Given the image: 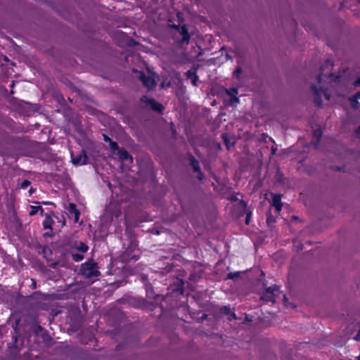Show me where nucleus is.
<instances>
[{
	"label": "nucleus",
	"mask_w": 360,
	"mask_h": 360,
	"mask_svg": "<svg viewBox=\"0 0 360 360\" xmlns=\"http://www.w3.org/2000/svg\"><path fill=\"white\" fill-rule=\"evenodd\" d=\"M354 85L356 87L360 86V78H358L356 80L354 81Z\"/></svg>",
	"instance_id": "nucleus-37"
},
{
	"label": "nucleus",
	"mask_w": 360,
	"mask_h": 360,
	"mask_svg": "<svg viewBox=\"0 0 360 360\" xmlns=\"http://www.w3.org/2000/svg\"><path fill=\"white\" fill-rule=\"evenodd\" d=\"M352 96L354 97V101H356V100H359L360 99V91L356 92Z\"/></svg>",
	"instance_id": "nucleus-33"
},
{
	"label": "nucleus",
	"mask_w": 360,
	"mask_h": 360,
	"mask_svg": "<svg viewBox=\"0 0 360 360\" xmlns=\"http://www.w3.org/2000/svg\"><path fill=\"white\" fill-rule=\"evenodd\" d=\"M354 340L356 341H360V328L359 329L357 334L354 338Z\"/></svg>",
	"instance_id": "nucleus-35"
},
{
	"label": "nucleus",
	"mask_w": 360,
	"mask_h": 360,
	"mask_svg": "<svg viewBox=\"0 0 360 360\" xmlns=\"http://www.w3.org/2000/svg\"><path fill=\"white\" fill-rule=\"evenodd\" d=\"M313 136L314 138H315L316 140L314 143V146L315 148H317L318 147V145L319 143V141H320V139L322 136V131H321V129L320 127L316 129L315 130H314L313 131Z\"/></svg>",
	"instance_id": "nucleus-13"
},
{
	"label": "nucleus",
	"mask_w": 360,
	"mask_h": 360,
	"mask_svg": "<svg viewBox=\"0 0 360 360\" xmlns=\"http://www.w3.org/2000/svg\"><path fill=\"white\" fill-rule=\"evenodd\" d=\"M240 207H241L244 212L246 211L247 204L244 200H240L238 203Z\"/></svg>",
	"instance_id": "nucleus-29"
},
{
	"label": "nucleus",
	"mask_w": 360,
	"mask_h": 360,
	"mask_svg": "<svg viewBox=\"0 0 360 360\" xmlns=\"http://www.w3.org/2000/svg\"><path fill=\"white\" fill-rule=\"evenodd\" d=\"M282 297H283V302H284V304L287 306L288 305V298H287V296L285 294H283L282 295Z\"/></svg>",
	"instance_id": "nucleus-38"
},
{
	"label": "nucleus",
	"mask_w": 360,
	"mask_h": 360,
	"mask_svg": "<svg viewBox=\"0 0 360 360\" xmlns=\"http://www.w3.org/2000/svg\"><path fill=\"white\" fill-rule=\"evenodd\" d=\"M278 286L276 285L271 286V303L276 302V300L274 299V295H275V292L278 290Z\"/></svg>",
	"instance_id": "nucleus-22"
},
{
	"label": "nucleus",
	"mask_w": 360,
	"mask_h": 360,
	"mask_svg": "<svg viewBox=\"0 0 360 360\" xmlns=\"http://www.w3.org/2000/svg\"><path fill=\"white\" fill-rule=\"evenodd\" d=\"M226 93L231 98L234 96H237L238 91L236 88H230V89H226Z\"/></svg>",
	"instance_id": "nucleus-17"
},
{
	"label": "nucleus",
	"mask_w": 360,
	"mask_h": 360,
	"mask_svg": "<svg viewBox=\"0 0 360 360\" xmlns=\"http://www.w3.org/2000/svg\"><path fill=\"white\" fill-rule=\"evenodd\" d=\"M271 143H274V139H273L272 138H271Z\"/></svg>",
	"instance_id": "nucleus-52"
},
{
	"label": "nucleus",
	"mask_w": 360,
	"mask_h": 360,
	"mask_svg": "<svg viewBox=\"0 0 360 360\" xmlns=\"http://www.w3.org/2000/svg\"><path fill=\"white\" fill-rule=\"evenodd\" d=\"M41 204H43V205H53V203L51 202L43 201V202H41Z\"/></svg>",
	"instance_id": "nucleus-43"
},
{
	"label": "nucleus",
	"mask_w": 360,
	"mask_h": 360,
	"mask_svg": "<svg viewBox=\"0 0 360 360\" xmlns=\"http://www.w3.org/2000/svg\"><path fill=\"white\" fill-rule=\"evenodd\" d=\"M349 100L351 103V106L352 108L357 109L359 107V103L358 102L359 100H356V101H354L353 96L349 97Z\"/></svg>",
	"instance_id": "nucleus-20"
},
{
	"label": "nucleus",
	"mask_w": 360,
	"mask_h": 360,
	"mask_svg": "<svg viewBox=\"0 0 360 360\" xmlns=\"http://www.w3.org/2000/svg\"><path fill=\"white\" fill-rule=\"evenodd\" d=\"M269 293H270V288H267L266 289V293L261 297V299L266 302H269L270 300Z\"/></svg>",
	"instance_id": "nucleus-23"
},
{
	"label": "nucleus",
	"mask_w": 360,
	"mask_h": 360,
	"mask_svg": "<svg viewBox=\"0 0 360 360\" xmlns=\"http://www.w3.org/2000/svg\"><path fill=\"white\" fill-rule=\"evenodd\" d=\"M333 65V60L330 59L325 61L321 67V72L317 75L316 81L318 84L322 82L323 77L330 79V82H338L340 81V75H335L331 72Z\"/></svg>",
	"instance_id": "nucleus-1"
},
{
	"label": "nucleus",
	"mask_w": 360,
	"mask_h": 360,
	"mask_svg": "<svg viewBox=\"0 0 360 360\" xmlns=\"http://www.w3.org/2000/svg\"><path fill=\"white\" fill-rule=\"evenodd\" d=\"M68 211L70 214H73L75 221L79 220L80 212L77 209L75 204L70 203L68 207Z\"/></svg>",
	"instance_id": "nucleus-11"
},
{
	"label": "nucleus",
	"mask_w": 360,
	"mask_h": 360,
	"mask_svg": "<svg viewBox=\"0 0 360 360\" xmlns=\"http://www.w3.org/2000/svg\"><path fill=\"white\" fill-rule=\"evenodd\" d=\"M141 101H144L155 112L162 113L164 110V106L153 98H148L146 96H143Z\"/></svg>",
	"instance_id": "nucleus-4"
},
{
	"label": "nucleus",
	"mask_w": 360,
	"mask_h": 360,
	"mask_svg": "<svg viewBox=\"0 0 360 360\" xmlns=\"http://www.w3.org/2000/svg\"><path fill=\"white\" fill-rule=\"evenodd\" d=\"M71 162L74 165H85L87 164L88 157L84 150H81L77 155H75L74 152H71Z\"/></svg>",
	"instance_id": "nucleus-3"
},
{
	"label": "nucleus",
	"mask_w": 360,
	"mask_h": 360,
	"mask_svg": "<svg viewBox=\"0 0 360 360\" xmlns=\"http://www.w3.org/2000/svg\"><path fill=\"white\" fill-rule=\"evenodd\" d=\"M103 140L105 141V142H110L112 139L108 136L107 135L105 134H103Z\"/></svg>",
	"instance_id": "nucleus-36"
},
{
	"label": "nucleus",
	"mask_w": 360,
	"mask_h": 360,
	"mask_svg": "<svg viewBox=\"0 0 360 360\" xmlns=\"http://www.w3.org/2000/svg\"><path fill=\"white\" fill-rule=\"evenodd\" d=\"M140 79L141 80L143 84L148 88V89H153L156 86L155 80L150 77L146 75V74L143 72H140Z\"/></svg>",
	"instance_id": "nucleus-6"
},
{
	"label": "nucleus",
	"mask_w": 360,
	"mask_h": 360,
	"mask_svg": "<svg viewBox=\"0 0 360 360\" xmlns=\"http://www.w3.org/2000/svg\"><path fill=\"white\" fill-rule=\"evenodd\" d=\"M251 217V212H248L246 213V217H245V224H249Z\"/></svg>",
	"instance_id": "nucleus-31"
},
{
	"label": "nucleus",
	"mask_w": 360,
	"mask_h": 360,
	"mask_svg": "<svg viewBox=\"0 0 360 360\" xmlns=\"http://www.w3.org/2000/svg\"><path fill=\"white\" fill-rule=\"evenodd\" d=\"M358 1H359V2H360V0H358Z\"/></svg>",
	"instance_id": "nucleus-54"
},
{
	"label": "nucleus",
	"mask_w": 360,
	"mask_h": 360,
	"mask_svg": "<svg viewBox=\"0 0 360 360\" xmlns=\"http://www.w3.org/2000/svg\"><path fill=\"white\" fill-rule=\"evenodd\" d=\"M311 89L314 94V104L318 107H321L322 105V87L318 89L315 84H311Z\"/></svg>",
	"instance_id": "nucleus-7"
},
{
	"label": "nucleus",
	"mask_w": 360,
	"mask_h": 360,
	"mask_svg": "<svg viewBox=\"0 0 360 360\" xmlns=\"http://www.w3.org/2000/svg\"><path fill=\"white\" fill-rule=\"evenodd\" d=\"M186 76L191 80V83L194 86H197L198 76L196 73V69H190L186 72Z\"/></svg>",
	"instance_id": "nucleus-9"
},
{
	"label": "nucleus",
	"mask_w": 360,
	"mask_h": 360,
	"mask_svg": "<svg viewBox=\"0 0 360 360\" xmlns=\"http://www.w3.org/2000/svg\"><path fill=\"white\" fill-rule=\"evenodd\" d=\"M71 257L72 259L76 262H79L84 259V255L79 253H72Z\"/></svg>",
	"instance_id": "nucleus-18"
},
{
	"label": "nucleus",
	"mask_w": 360,
	"mask_h": 360,
	"mask_svg": "<svg viewBox=\"0 0 360 360\" xmlns=\"http://www.w3.org/2000/svg\"><path fill=\"white\" fill-rule=\"evenodd\" d=\"M242 68L241 67H237L236 68V70L233 71V77H235L236 78H237L238 79H240V76L242 73Z\"/></svg>",
	"instance_id": "nucleus-21"
},
{
	"label": "nucleus",
	"mask_w": 360,
	"mask_h": 360,
	"mask_svg": "<svg viewBox=\"0 0 360 360\" xmlns=\"http://www.w3.org/2000/svg\"><path fill=\"white\" fill-rule=\"evenodd\" d=\"M39 212H40V214L42 216L43 213H44V210L41 206L32 205L30 207V211L29 212V214L30 216H33V215H35Z\"/></svg>",
	"instance_id": "nucleus-15"
},
{
	"label": "nucleus",
	"mask_w": 360,
	"mask_h": 360,
	"mask_svg": "<svg viewBox=\"0 0 360 360\" xmlns=\"http://www.w3.org/2000/svg\"><path fill=\"white\" fill-rule=\"evenodd\" d=\"M14 84H14V82H12V84H11V87H13Z\"/></svg>",
	"instance_id": "nucleus-50"
},
{
	"label": "nucleus",
	"mask_w": 360,
	"mask_h": 360,
	"mask_svg": "<svg viewBox=\"0 0 360 360\" xmlns=\"http://www.w3.org/2000/svg\"><path fill=\"white\" fill-rule=\"evenodd\" d=\"M239 98L237 97V96H234L233 97L230 98V102L232 104H236L239 103Z\"/></svg>",
	"instance_id": "nucleus-28"
},
{
	"label": "nucleus",
	"mask_w": 360,
	"mask_h": 360,
	"mask_svg": "<svg viewBox=\"0 0 360 360\" xmlns=\"http://www.w3.org/2000/svg\"><path fill=\"white\" fill-rule=\"evenodd\" d=\"M281 198L282 195L281 194H274L271 193V207H275L277 212H279L283 207Z\"/></svg>",
	"instance_id": "nucleus-8"
},
{
	"label": "nucleus",
	"mask_w": 360,
	"mask_h": 360,
	"mask_svg": "<svg viewBox=\"0 0 360 360\" xmlns=\"http://www.w3.org/2000/svg\"><path fill=\"white\" fill-rule=\"evenodd\" d=\"M266 221L267 225L270 224V210L266 211Z\"/></svg>",
	"instance_id": "nucleus-30"
},
{
	"label": "nucleus",
	"mask_w": 360,
	"mask_h": 360,
	"mask_svg": "<svg viewBox=\"0 0 360 360\" xmlns=\"http://www.w3.org/2000/svg\"><path fill=\"white\" fill-rule=\"evenodd\" d=\"M75 248L82 253L86 252L89 250V246L84 242H79L78 244H75Z\"/></svg>",
	"instance_id": "nucleus-14"
},
{
	"label": "nucleus",
	"mask_w": 360,
	"mask_h": 360,
	"mask_svg": "<svg viewBox=\"0 0 360 360\" xmlns=\"http://www.w3.org/2000/svg\"><path fill=\"white\" fill-rule=\"evenodd\" d=\"M109 144H110V149L112 150H118L120 149L117 143L115 141H113L112 140H111L109 142Z\"/></svg>",
	"instance_id": "nucleus-26"
},
{
	"label": "nucleus",
	"mask_w": 360,
	"mask_h": 360,
	"mask_svg": "<svg viewBox=\"0 0 360 360\" xmlns=\"http://www.w3.org/2000/svg\"><path fill=\"white\" fill-rule=\"evenodd\" d=\"M173 27L176 29L183 37L182 39L179 41V43L181 44H188L191 37L186 25L181 26L174 25Z\"/></svg>",
	"instance_id": "nucleus-5"
},
{
	"label": "nucleus",
	"mask_w": 360,
	"mask_h": 360,
	"mask_svg": "<svg viewBox=\"0 0 360 360\" xmlns=\"http://www.w3.org/2000/svg\"><path fill=\"white\" fill-rule=\"evenodd\" d=\"M220 311L221 313L226 315L231 314V308L229 306H224L223 307L221 308Z\"/></svg>",
	"instance_id": "nucleus-25"
},
{
	"label": "nucleus",
	"mask_w": 360,
	"mask_h": 360,
	"mask_svg": "<svg viewBox=\"0 0 360 360\" xmlns=\"http://www.w3.org/2000/svg\"><path fill=\"white\" fill-rule=\"evenodd\" d=\"M239 276H240L239 271L229 273V274H228L226 279L235 280V279L238 278L239 277Z\"/></svg>",
	"instance_id": "nucleus-19"
},
{
	"label": "nucleus",
	"mask_w": 360,
	"mask_h": 360,
	"mask_svg": "<svg viewBox=\"0 0 360 360\" xmlns=\"http://www.w3.org/2000/svg\"><path fill=\"white\" fill-rule=\"evenodd\" d=\"M51 236V234H50V233H44V236H45V237H46V236Z\"/></svg>",
	"instance_id": "nucleus-47"
},
{
	"label": "nucleus",
	"mask_w": 360,
	"mask_h": 360,
	"mask_svg": "<svg viewBox=\"0 0 360 360\" xmlns=\"http://www.w3.org/2000/svg\"><path fill=\"white\" fill-rule=\"evenodd\" d=\"M355 133L356 136L360 139V126L356 128Z\"/></svg>",
	"instance_id": "nucleus-39"
},
{
	"label": "nucleus",
	"mask_w": 360,
	"mask_h": 360,
	"mask_svg": "<svg viewBox=\"0 0 360 360\" xmlns=\"http://www.w3.org/2000/svg\"><path fill=\"white\" fill-rule=\"evenodd\" d=\"M230 315H231V317L229 318V320L237 319L236 315L234 312H231Z\"/></svg>",
	"instance_id": "nucleus-41"
},
{
	"label": "nucleus",
	"mask_w": 360,
	"mask_h": 360,
	"mask_svg": "<svg viewBox=\"0 0 360 360\" xmlns=\"http://www.w3.org/2000/svg\"><path fill=\"white\" fill-rule=\"evenodd\" d=\"M117 155L119 156V160L122 162L129 160L131 162L133 160L131 155L123 148H121L117 150Z\"/></svg>",
	"instance_id": "nucleus-10"
},
{
	"label": "nucleus",
	"mask_w": 360,
	"mask_h": 360,
	"mask_svg": "<svg viewBox=\"0 0 360 360\" xmlns=\"http://www.w3.org/2000/svg\"><path fill=\"white\" fill-rule=\"evenodd\" d=\"M34 192V189H33L32 188H30L29 190L30 195H32Z\"/></svg>",
	"instance_id": "nucleus-45"
},
{
	"label": "nucleus",
	"mask_w": 360,
	"mask_h": 360,
	"mask_svg": "<svg viewBox=\"0 0 360 360\" xmlns=\"http://www.w3.org/2000/svg\"><path fill=\"white\" fill-rule=\"evenodd\" d=\"M267 195H268V194H267V193H266V194H265V199L269 200Z\"/></svg>",
	"instance_id": "nucleus-49"
},
{
	"label": "nucleus",
	"mask_w": 360,
	"mask_h": 360,
	"mask_svg": "<svg viewBox=\"0 0 360 360\" xmlns=\"http://www.w3.org/2000/svg\"><path fill=\"white\" fill-rule=\"evenodd\" d=\"M32 288L35 289L37 288V282L34 279H32Z\"/></svg>",
	"instance_id": "nucleus-40"
},
{
	"label": "nucleus",
	"mask_w": 360,
	"mask_h": 360,
	"mask_svg": "<svg viewBox=\"0 0 360 360\" xmlns=\"http://www.w3.org/2000/svg\"><path fill=\"white\" fill-rule=\"evenodd\" d=\"M223 139H224V142H225L226 145H227V140H226V139L225 138V136H224V135H223Z\"/></svg>",
	"instance_id": "nucleus-46"
},
{
	"label": "nucleus",
	"mask_w": 360,
	"mask_h": 360,
	"mask_svg": "<svg viewBox=\"0 0 360 360\" xmlns=\"http://www.w3.org/2000/svg\"><path fill=\"white\" fill-rule=\"evenodd\" d=\"M231 200H236V197L232 198H231Z\"/></svg>",
	"instance_id": "nucleus-51"
},
{
	"label": "nucleus",
	"mask_w": 360,
	"mask_h": 360,
	"mask_svg": "<svg viewBox=\"0 0 360 360\" xmlns=\"http://www.w3.org/2000/svg\"><path fill=\"white\" fill-rule=\"evenodd\" d=\"M53 223V220L50 214H46L45 219L43 221V228L44 229H51L52 230V224Z\"/></svg>",
	"instance_id": "nucleus-12"
},
{
	"label": "nucleus",
	"mask_w": 360,
	"mask_h": 360,
	"mask_svg": "<svg viewBox=\"0 0 360 360\" xmlns=\"http://www.w3.org/2000/svg\"><path fill=\"white\" fill-rule=\"evenodd\" d=\"M146 294L148 298H153V290L150 285H146Z\"/></svg>",
	"instance_id": "nucleus-24"
},
{
	"label": "nucleus",
	"mask_w": 360,
	"mask_h": 360,
	"mask_svg": "<svg viewBox=\"0 0 360 360\" xmlns=\"http://www.w3.org/2000/svg\"><path fill=\"white\" fill-rule=\"evenodd\" d=\"M13 338H14L15 342H17V336H14Z\"/></svg>",
	"instance_id": "nucleus-48"
},
{
	"label": "nucleus",
	"mask_w": 360,
	"mask_h": 360,
	"mask_svg": "<svg viewBox=\"0 0 360 360\" xmlns=\"http://www.w3.org/2000/svg\"><path fill=\"white\" fill-rule=\"evenodd\" d=\"M190 161H191V165L192 166L193 171L195 172H200V167L199 162L193 156L191 157Z\"/></svg>",
	"instance_id": "nucleus-16"
},
{
	"label": "nucleus",
	"mask_w": 360,
	"mask_h": 360,
	"mask_svg": "<svg viewBox=\"0 0 360 360\" xmlns=\"http://www.w3.org/2000/svg\"><path fill=\"white\" fill-rule=\"evenodd\" d=\"M198 172V176L197 178L199 179V180H202L203 178H204V174L203 173L201 172V170H200V172Z\"/></svg>",
	"instance_id": "nucleus-32"
},
{
	"label": "nucleus",
	"mask_w": 360,
	"mask_h": 360,
	"mask_svg": "<svg viewBox=\"0 0 360 360\" xmlns=\"http://www.w3.org/2000/svg\"><path fill=\"white\" fill-rule=\"evenodd\" d=\"M358 360H360V356L358 358Z\"/></svg>",
	"instance_id": "nucleus-53"
},
{
	"label": "nucleus",
	"mask_w": 360,
	"mask_h": 360,
	"mask_svg": "<svg viewBox=\"0 0 360 360\" xmlns=\"http://www.w3.org/2000/svg\"><path fill=\"white\" fill-rule=\"evenodd\" d=\"M31 182L29 180H24L20 185V187L23 189L27 188L29 186H30Z\"/></svg>",
	"instance_id": "nucleus-27"
},
{
	"label": "nucleus",
	"mask_w": 360,
	"mask_h": 360,
	"mask_svg": "<svg viewBox=\"0 0 360 360\" xmlns=\"http://www.w3.org/2000/svg\"><path fill=\"white\" fill-rule=\"evenodd\" d=\"M276 152V148H274V146H271V155H274Z\"/></svg>",
	"instance_id": "nucleus-42"
},
{
	"label": "nucleus",
	"mask_w": 360,
	"mask_h": 360,
	"mask_svg": "<svg viewBox=\"0 0 360 360\" xmlns=\"http://www.w3.org/2000/svg\"><path fill=\"white\" fill-rule=\"evenodd\" d=\"M324 95L325 98L327 99V100H329L330 99V95L326 92V90L323 89H322V95Z\"/></svg>",
	"instance_id": "nucleus-34"
},
{
	"label": "nucleus",
	"mask_w": 360,
	"mask_h": 360,
	"mask_svg": "<svg viewBox=\"0 0 360 360\" xmlns=\"http://www.w3.org/2000/svg\"><path fill=\"white\" fill-rule=\"evenodd\" d=\"M80 274L86 278L98 277L101 275L98 271V264L93 259H90L81 265L79 269Z\"/></svg>",
	"instance_id": "nucleus-2"
},
{
	"label": "nucleus",
	"mask_w": 360,
	"mask_h": 360,
	"mask_svg": "<svg viewBox=\"0 0 360 360\" xmlns=\"http://www.w3.org/2000/svg\"><path fill=\"white\" fill-rule=\"evenodd\" d=\"M226 58L227 60H233L232 57L230 55H229L228 53H226Z\"/></svg>",
	"instance_id": "nucleus-44"
}]
</instances>
